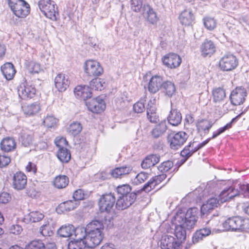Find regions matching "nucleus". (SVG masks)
I'll return each instance as SVG.
<instances>
[{
	"mask_svg": "<svg viewBox=\"0 0 249 249\" xmlns=\"http://www.w3.org/2000/svg\"><path fill=\"white\" fill-rule=\"evenodd\" d=\"M199 210L197 208H189L186 213L178 211L174 220L176 225L174 235L180 244L186 238V230L194 229L197 221Z\"/></svg>",
	"mask_w": 249,
	"mask_h": 249,
	"instance_id": "1",
	"label": "nucleus"
},
{
	"mask_svg": "<svg viewBox=\"0 0 249 249\" xmlns=\"http://www.w3.org/2000/svg\"><path fill=\"white\" fill-rule=\"evenodd\" d=\"M87 229L90 230L84 243L88 247L93 248L99 245L103 239L104 226L102 222L95 220L88 224Z\"/></svg>",
	"mask_w": 249,
	"mask_h": 249,
	"instance_id": "2",
	"label": "nucleus"
},
{
	"mask_svg": "<svg viewBox=\"0 0 249 249\" xmlns=\"http://www.w3.org/2000/svg\"><path fill=\"white\" fill-rule=\"evenodd\" d=\"M131 10L136 13L141 11L143 18L152 24H156L159 20L156 12L148 4H143V0H131Z\"/></svg>",
	"mask_w": 249,
	"mask_h": 249,
	"instance_id": "3",
	"label": "nucleus"
},
{
	"mask_svg": "<svg viewBox=\"0 0 249 249\" xmlns=\"http://www.w3.org/2000/svg\"><path fill=\"white\" fill-rule=\"evenodd\" d=\"M238 196L249 198V185L248 184H235L224 189L219 195L221 202H225Z\"/></svg>",
	"mask_w": 249,
	"mask_h": 249,
	"instance_id": "4",
	"label": "nucleus"
},
{
	"mask_svg": "<svg viewBox=\"0 0 249 249\" xmlns=\"http://www.w3.org/2000/svg\"><path fill=\"white\" fill-rule=\"evenodd\" d=\"M9 6L17 17L23 18L30 12V5L24 0H8Z\"/></svg>",
	"mask_w": 249,
	"mask_h": 249,
	"instance_id": "5",
	"label": "nucleus"
},
{
	"mask_svg": "<svg viewBox=\"0 0 249 249\" xmlns=\"http://www.w3.org/2000/svg\"><path fill=\"white\" fill-rule=\"evenodd\" d=\"M38 5L41 12L48 18L56 20L57 13L55 10V3L51 0H40Z\"/></svg>",
	"mask_w": 249,
	"mask_h": 249,
	"instance_id": "6",
	"label": "nucleus"
},
{
	"mask_svg": "<svg viewBox=\"0 0 249 249\" xmlns=\"http://www.w3.org/2000/svg\"><path fill=\"white\" fill-rule=\"evenodd\" d=\"M189 135L184 131L171 133L168 135L167 140L172 149H178L185 142Z\"/></svg>",
	"mask_w": 249,
	"mask_h": 249,
	"instance_id": "7",
	"label": "nucleus"
},
{
	"mask_svg": "<svg viewBox=\"0 0 249 249\" xmlns=\"http://www.w3.org/2000/svg\"><path fill=\"white\" fill-rule=\"evenodd\" d=\"M75 239L71 240L68 243V248L69 249H77V248L80 246H84L85 244L84 240L88 235L87 230L84 227H77L74 228Z\"/></svg>",
	"mask_w": 249,
	"mask_h": 249,
	"instance_id": "8",
	"label": "nucleus"
},
{
	"mask_svg": "<svg viewBox=\"0 0 249 249\" xmlns=\"http://www.w3.org/2000/svg\"><path fill=\"white\" fill-rule=\"evenodd\" d=\"M248 220L239 216L229 218L223 223V226L226 230L241 231L245 229Z\"/></svg>",
	"mask_w": 249,
	"mask_h": 249,
	"instance_id": "9",
	"label": "nucleus"
},
{
	"mask_svg": "<svg viewBox=\"0 0 249 249\" xmlns=\"http://www.w3.org/2000/svg\"><path fill=\"white\" fill-rule=\"evenodd\" d=\"M115 201V197L113 194L109 193L103 195L98 201L100 212L110 213L113 209Z\"/></svg>",
	"mask_w": 249,
	"mask_h": 249,
	"instance_id": "10",
	"label": "nucleus"
},
{
	"mask_svg": "<svg viewBox=\"0 0 249 249\" xmlns=\"http://www.w3.org/2000/svg\"><path fill=\"white\" fill-rule=\"evenodd\" d=\"M219 67L224 71H230L234 69L238 65L236 57L231 53L223 55L219 62Z\"/></svg>",
	"mask_w": 249,
	"mask_h": 249,
	"instance_id": "11",
	"label": "nucleus"
},
{
	"mask_svg": "<svg viewBox=\"0 0 249 249\" xmlns=\"http://www.w3.org/2000/svg\"><path fill=\"white\" fill-rule=\"evenodd\" d=\"M84 68L85 73L90 76H99L103 72V69L99 63L93 60L86 61Z\"/></svg>",
	"mask_w": 249,
	"mask_h": 249,
	"instance_id": "12",
	"label": "nucleus"
},
{
	"mask_svg": "<svg viewBox=\"0 0 249 249\" xmlns=\"http://www.w3.org/2000/svg\"><path fill=\"white\" fill-rule=\"evenodd\" d=\"M36 89L34 86L27 82L22 83L18 89L19 97L23 100H28L34 97Z\"/></svg>",
	"mask_w": 249,
	"mask_h": 249,
	"instance_id": "13",
	"label": "nucleus"
},
{
	"mask_svg": "<svg viewBox=\"0 0 249 249\" xmlns=\"http://www.w3.org/2000/svg\"><path fill=\"white\" fill-rule=\"evenodd\" d=\"M139 194L138 192H133L130 194L119 196L116 201V208L119 210H123L127 208L134 202L137 195Z\"/></svg>",
	"mask_w": 249,
	"mask_h": 249,
	"instance_id": "14",
	"label": "nucleus"
},
{
	"mask_svg": "<svg viewBox=\"0 0 249 249\" xmlns=\"http://www.w3.org/2000/svg\"><path fill=\"white\" fill-rule=\"evenodd\" d=\"M180 241L171 235H164L160 240V248L163 249H179Z\"/></svg>",
	"mask_w": 249,
	"mask_h": 249,
	"instance_id": "15",
	"label": "nucleus"
},
{
	"mask_svg": "<svg viewBox=\"0 0 249 249\" xmlns=\"http://www.w3.org/2000/svg\"><path fill=\"white\" fill-rule=\"evenodd\" d=\"M247 95L246 90L242 87L236 88L231 92L230 100L234 106H238L243 104Z\"/></svg>",
	"mask_w": 249,
	"mask_h": 249,
	"instance_id": "16",
	"label": "nucleus"
},
{
	"mask_svg": "<svg viewBox=\"0 0 249 249\" xmlns=\"http://www.w3.org/2000/svg\"><path fill=\"white\" fill-rule=\"evenodd\" d=\"M86 106L89 110L95 113L102 112L106 107L105 101L99 97L87 102Z\"/></svg>",
	"mask_w": 249,
	"mask_h": 249,
	"instance_id": "17",
	"label": "nucleus"
},
{
	"mask_svg": "<svg viewBox=\"0 0 249 249\" xmlns=\"http://www.w3.org/2000/svg\"><path fill=\"white\" fill-rule=\"evenodd\" d=\"M163 64L168 68L175 69L181 64V58L176 53H170L162 58Z\"/></svg>",
	"mask_w": 249,
	"mask_h": 249,
	"instance_id": "18",
	"label": "nucleus"
},
{
	"mask_svg": "<svg viewBox=\"0 0 249 249\" xmlns=\"http://www.w3.org/2000/svg\"><path fill=\"white\" fill-rule=\"evenodd\" d=\"M166 177V175L162 173V174L156 176L150 179L143 187L138 190V193H141L142 192L145 193L149 192L151 190L154 189L155 186L163 180Z\"/></svg>",
	"mask_w": 249,
	"mask_h": 249,
	"instance_id": "19",
	"label": "nucleus"
},
{
	"mask_svg": "<svg viewBox=\"0 0 249 249\" xmlns=\"http://www.w3.org/2000/svg\"><path fill=\"white\" fill-rule=\"evenodd\" d=\"M200 51L203 57H211L216 52V45L213 41L206 39L201 44Z\"/></svg>",
	"mask_w": 249,
	"mask_h": 249,
	"instance_id": "20",
	"label": "nucleus"
},
{
	"mask_svg": "<svg viewBox=\"0 0 249 249\" xmlns=\"http://www.w3.org/2000/svg\"><path fill=\"white\" fill-rule=\"evenodd\" d=\"M54 83L55 88L59 91H64L70 83L69 76L63 73L58 74L54 79Z\"/></svg>",
	"mask_w": 249,
	"mask_h": 249,
	"instance_id": "21",
	"label": "nucleus"
},
{
	"mask_svg": "<svg viewBox=\"0 0 249 249\" xmlns=\"http://www.w3.org/2000/svg\"><path fill=\"white\" fill-rule=\"evenodd\" d=\"M27 184V177L21 172L14 174L13 178V187L17 190H21L25 188Z\"/></svg>",
	"mask_w": 249,
	"mask_h": 249,
	"instance_id": "22",
	"label": "nucleus"
},
{
	"mask_svg": "<svg viewBox=\"0 0 249 249\" xmlns=\"http://www.w3.org/2000/svg\"><path fill=\"white\" fill-rule=\"evenodd\" d=\"M74 94L77 98L86 100L91 96V89L89 86L79 85L77 86L74 90Z\"/></svg>",
	"mask_w": 249,
	"mask_h": 249,
	"instance_id": "23",
	"label": "nucleus"
},
{
	"mask_svg": "<svg viewBox=\"0 0 249 249\" xmlns=\"http://www.w3.org/2000/svg\"><path fill=\"white\" fill-rule=\"evenodd\" d=\"M163 79L161 76L158 75L153 76L148 83V89L149 92L155 93L162 87Z\"/></svg>",
	"mask_w": 249,
	"mask_h": 249,
	"instance_id": "24",
	"label": "nucleus"
},
{
	"mask_svg": "<svg viewBox=\"0 0 249 249\" xmlns=\"http://www.w3.org/2000/svg\"><path fill=\"white\" fill-rule=\"evenodd\" d=\"M195 17L190 10H185L181 12L179 16L181 23L185 26L192 25L194 22Z\"/></svg>",
	"mask_w": 249,
	"mask_h": 249,
	"instance_id": "25",
	"label": "nucleus"
},
{
	"mask_svg": "<svg viewBox=\"0 0 249 249\" xmlns=\"http://www.w3.org/2000/svg\"><path fill=\"white\" fill-rule=\"evenodd\" d=\"M78 205L79 203L74 200L66 201L59 204L56 211L58 213L69 212L76 208Z\"/></svg>",
	"mask_w": 249,
	"mask_h": 249,
	"instance_id": "26",
	"label": "nucleus"
},
{
	"mask_svg": "<svg viewBox=\"0 0 249 249\" xmlns=\"http://www.w3.org/2000/svg\"><path fill=\"white\" fill-rule=\"evenodd\" d=\"M223 203L221 202L219 199V196H218V199L216 198L213 197L208 199L206 202L202 205L201 207V211L203 213L209 212L210 211L217 207L219 205V203Z\"/></svg>",
	"mask_w": 249,
	"mask_h": 249,
	"instance_id": "27",
	"label": "nucleus"
},
{
	"mask_svg": "<svg viewBox=\"0 0 249 249\" xmlns=\"http://www.w3.org/2000/svg\"><path fill=\"white\" fill-rule=\"evenodd\" d=\"M16 147V142L15 140L10 137H7L2 140L0 143V148L5 152H10Z\"/></svg>",
	"mask_w": 249,
	"mask_h": 249,
	"instance_id": "28",
	"label": "nucleus"
},
{
	"mask_svg": "<svg viewBox=\"0 0 249 249\" xmlns=\"http://www.w3.org/2000/svg\"><path fill=\"white\" fill-rule=\"evenodd\" d=\"M160 159V157L157 155H149L143 160L141 166L143 169H147L158 163Z\"/></svg>",
	"mask_w": 249,
	"mask_h": 249,
	"instance_id": "29",
	"label": "nucleus"
},
{
	"mask_svg": "<svg viewBox=\"0 0 249 249\" xmlns=\"http://www.w3.org/2000/svg\"><path fill=\"white\" fill-rule=\"evenodd\" d=\"M1 71L5 78L7 80L12 79L16 72L14 66L11 63H6L2 66Z\"/></svg>",
	"mask_w": 249,
	"mask_h": 249,
	"instance_id": "30",
	"label": "nucleus"
},
{
	"mask_svg": "<svg viewBox=\"0 0 249 249\" xmlns=\"http://www.w3.org/2000/svg\"><path fill=\"white\" fill-rule=\"evenodd\" d=\"M182 120L181 113L176 109H172L168 117V122L173 126H177Z\"/></svg>",
	"mask_w": 249,
	"mask_h": 249,
	"instance_id": "31",
	"label": "nucleus"
},
{
	"mask_svg": "<svg viewBox=\"0 0 249 249\" xmlns=\"http://www.w3.org/2000/svg\"><path fill=\"white\" fill-rule=\"evenodd\" d=\"M22 108L24 113L27 116H33L36 114L40 109V106L37 102L25 105Z\"/></svg>",
	"mask_w": 249,
	"mask_h": 249,
	"instance_id": "32",
	"label": "nucleus"
},
{
	"mask_svg": "<svg viewBox=\"0 0 249 249\" xmlns=\"http://www.w3.org/2000/svg\"><path fill=\"white\" fill-rule=\"evenodd\" d=\"M167 126L166 123L162 122L156 125L151 131V134L153 138H158L161 136L166 131Z\"/></svg>",
	"mask_w": 249,
	"mask_h": 249,
	"instance_id": "33",
	"label": "nucleus"
},
{
	"mask_svg": "<svg viewBox=\"0 0 249 249\" xmlns=\"http://www.w3.org/2000/svg\"><path fill=\"white\" fill-rule=\"evenodd\" d=\"M74 231V227L71 224L62 226L57 231V234L62 237H69L72 235Z\"/></svg>",
	"mask_w": 249,
	"mask_h": 249,
	"instance_id": "34",
	"label": "nucleus"
},
{
	"mask_svg": "<svg viewBox=\"0 0 249 249\" xmlns=\"http://www.w3.org/2000/svg\"><path fill=\"white\" fill-rule=\"evenodd\" d=\"M82 124L78 122H73L68 127L67 132L69 134L75 137L80 134L82 130Z\"/></svg>",
	"mask_w": 249,
	"mask_h": 249,
	"instance_id": "35",
	"label": "nucleus"
},
{
	"mask_svg": "<svg viewBox=\"0 0 249 249\" xmlns=\"http://www.w3.org/2000/svg\"><path fill=\"white\" fill-rule=\"evenodd\" d=\"M226 97L225 90L221 88H216L213 91V99L215 103H221Z\"/></svg>",
	"mask_w": 249,
	"mask_h": 249,
	"instance_id": "36",
	"label": "nucleus"
},
{
	"mask_svg": "<svg viewBox=\"0 0 249 249\" xmlns=\"http://www.w3.org/2000/svg\"><path fill=\"white\" fill-rule=\"evenodd\" d=\"M244 113V112H241L240 114H239L238 115L236 116L235 118H233L230 123L227 124L226 125H225L224 126L220 128H219L216 132H214L213 133V135L212 138H210V140L212 139H214L215 138L217 137L218 136L225 132L226 130L230 128L231 127L232 124L237 121L238 119H239L241 115Z\"/></svg>",
	"mask_w": 249,
	"mask_h": 249,
	"instance_id": "37",
	"label": "nucleus"
},
{
	"mask_svg": "<svg viewBox=\"0 0 249 249\" xmlns=\"http://www.w3.org/2000/svg\"><path fill=\"white\" fill-rule=\"evenodd\" d=\"M69 182V178L65 175H60L55 177L53 181L54 186L58 189L65 188Z\"/></svg>",
	"mask_w": 249,
	"mask_h": 249,
	"instance_id": "38",
	"label": "nucleus"
},
{
	"mask_svg": "<svg viewBox=\"0 0 249 249\" xmlns=\"http://www.w3.org/2000/svg\"><path fill=\"white\" fill-rule=\"evenodd\" d=\"M90 89L96 90H102L106 86L105 81L101 78H94L89 83Z\"/></svg>",
	"mask_w": 249,
	"mask_h": 249,
	"instance_id": "39",
	"label": "nucleus"
},
{
	"mask_svg": "<svg viewBox=\"0 0 249 249\" xmlns=\"http://www.w3.org/2000/svg\"><path fill=\"white\" fill-rule=\"evenodd\" d=\"M131 170V167L128 166L117 167L111 171V175L116 178L121 177L128 174Z\"/></svg>",
	"mask_w": 249,
	"mask_h": 249,
	"instance_id": "40",
	"label": "nucleus"
},
{
	"mask_svg": "<svg viewBox=\"0 0 249 249\" xmlns=\"http://www.w3.org/2000/svg\"><path fill=\"white\" fill-rule=\"evenodd\" d=\"M57 157L61 162H68L71 159V155L66 148H61L58 149Z\"/></svg>",
	"mask_w": 249,
	"mask_h": 249,
	"instance_id": "41",
	"label": "nucleus"
},
{
	"mask_svg": "<svg viewBox=\"0 0 249 249\" xmlns=\"http://www.w3.org/2000/svg\"><path fill=\"white\" fill-rule=\"evenodd\" d=\"M25 66L30 73H38L41 70L39 63L35 61H26Z\"/></svg>",
	"mask_w": 249,
	"mask_h": 249,
	"instance_id": "42",
	"label": "nucleus"
},
{
	"mask_svg": "<svg viewBox=\"0 0 249 249\" xmlns=\"http://www.w3.org/2000/svg\"><path fill=\"white\" fill-rule=\"evenodd\" d=\"M212 122L207 120H202L199 121L197 124V128L198 131H203L206 133L209 132V129L213 126Z\"/></svg>",
	"mask_w": 249,
	"mask_h": 249,
	"instance_id": "43",
	"label": "nucleus"
},
{
	"mask_svg": "<svg viewBox=\"0 0 249 249\" xmlns=\"http://www.w3.org/2000/svg\"><path fill=\"white\" fill-rule=\"evenodd\" d=\"M33 141V133L28 131L23 133L21 137V142L24 146L27 147L32 144Z\"/></svg>",
	"mask_w": 249,
	"mask_h": 249,
	"instance_id": "44",
	"label": "nucleus"
},
{
	"mask_svg": "<svg viewBox=\"0 0 249 249\" xmlns=\"http://www.w3.org/2000/svg\"><path fill=\"white\" fill-rule=\"evenodd\" d=\"M44 216V214L38 211H33L26 215L27 219L32 222H38L41 220Z\"/></svg>",
	"mask_w": 249,
	"mask_h": 249,
	"instance_id": "45",
	"label": "nucleus"
},
{
	"mask_svg": "<svg viewBox=\"0 0 249 249\" xmlns=\"http://www.w3.org/2000/svg\"><path fill=\"white\" fill-rule=\"evenodd\" d=\"M162 86L165 90V94L168 96H172L174 94L176 89L172 82L170 81L163 82Z\"/></svg>",
	"mask_w": 249,
	"mask_h": 249,
	"instance_id": "46",
	"label": "nucleus"
},
{
	"mask_svg": "<svg viewBox=\"0 0 249 249\" xmlns=\"http://www.w3.org/2000/svg\"><path fill=\"white\" fill-rule=\"evenodd\" d=\"M57 122V119L53 116L48 115L43 119V124L48 128H52L56 125Z\"/></svg>",
	"mask_w": 249,
	"mask_h": 249,
	"instance_id": "47",
	"label": "nucleus"
},
{
	"mask_svg": "<svg viewBox=\"0 0 249 249\" xmlns=\"http://www.w3.org/2000/svg\"><path fill=\"white\" fill-rule=\"evenodd\" d=\"M148 175L145 173L141 172L138 174L133 179H132V183L135 185H139L143 183L148 178Z\"/></svg>",
	"mask_w": 249,
	"mask_h": 249,
	"instance_id": "48",
	"label": "nucleus"
},
{
	"mask_svg": "<svg viewBox=\"0 0 249 249\" xmlns=\"http://www.w3.org/2000/svg\"><path fill=\"white\" fill-rule=\"evenodd\" d=\"M210 141V139H207L206 140L200 143H198L196 142L193 141V142H190L186 146L189 149H191L192 148L194 151L196 152L208 143Z\"/></svg>",
	"mask_w": 249,
	"mask_h": 249,
	"instance_id": "49",
	"label": "nucleus"
},
{
	"mask_svg": "<svg viewBox=\"0 0 249 249\" xmlns=\"http://www.w3.org/2000/svg\"><path fill=\"white\" fill-rule=\"evenodd\" d=\"M26 249H45V246L40 240H34L26 246Z\"/></svg>",
	"mask_w": 249,
	"mask_h": 249,
	"instance_id": "50",
	"label": "nucleus"
},
{
	"mask_svg": "<svg viewBox=\"0 0 249 249\" xmlns=\"http://www.w3.org/2000/svg\"><path fill=\"white\" fill-rule=\"evenodd\" d=\"M131 191V188L130 186L127 184L120 185L117 188V191L118 194L121 195V196L130 194Z\"/></svg>",
	"mask_w": 249,
	"mask_h": 249,
	"instance_id": "51",
	"label": "nucleus"
},
{
	"mask_svg": "<svg viewBox=\"0 0 249 249\" xmlns=\"http://www.w3.org/2000/svg\"><path fill=\"white\" fill-rule=\"evenodd\" d=\"M204 24L207 29L213 30L215 28L216 22L213 18H204Z\"/></svg>",
	"mask_w": 249,
	"mask_h": 249,
	"instance_id": "52",
	"label": "nucleus"
},
{
	"mask_svg": "<svg viewBox=\"0 0 249 249\" xmlns=\"http://www.w3.org/2000/svg\"><path fill=\"white\" fill-rule=\"evenodd\" d=\"M173 166V163L170 160L163 162L158 166V170L161 173H164L168 171Z\"/></svg>",
	"mask_w": 249,
	"mask_h": 249,
	"instance_id": "53",
	"label": "nucleus"
},
{
	"mask_svg": "<svg viewBox=\"0 0 249 249\" xmlns=\"http://www.w3.org/2000/svg\"><path fill=\"white\" fill-rule=\"evenodd\" d=\"M156 108L152 107L151 108L147 109V116L148 120L152 123L157 122L158 116L157 115Z\"/></svg>",
	"mask_w": 249,
	"mask_h": 249,
	"instance_id": "54",
	"label": "nucleus"
},
{
	"mask_svg": "<svg viewBox=\"0 0 249 249\" xmlns=\"http://www.w3.org/2000/svg\"><path fill=\"white\" fill-rule=\"evenodd\" d=\"M40 233L43 236H50L52 235L53 231L50 230L48 223L44 224L40 227Z\"/></svg>",
	"mask_w": 249,
	"mask_h": 249,
	"instance_id": "55",
	"label": "nucleus"
},
{
	"mask_svg": "<svg viewBox=\"0 0 249 249\" xmlns=\"http://www.w3.org/2000/svg\"><path fill=\"white\" fill-rule=\"evenodd\" d=\"M85 194L83 190L81 189H78L75 191L73 195V198L74 201H77L78 203L79 200H82L84 198Z\"/></svg>",
	"mask_w": 249,
	"mask_h": 249,
	"instance_id": "56",
	"label": "nucleus"
},
{
	"mask_svg": "<svg viewBox=\"0 0 249 249\" xmlns=\"http://www.w3.org/2000/svg\"><path fill=\"white\" fill-rule=\"evenodd\" d=\"M133 109L137 113L142 112L145 109L144 102L140 101L135 104L133 106Z\"/></svg>",
	"mask_w": 249,
	"mask_h": 249,
	"instance_id": "57",
	"label": "nucleus"
},
{
	"mask_svg": "<svg viewBox=\"0 0 249 249\" xmlns=\"http://www.w3.org/2000/svg\"><path fill=\"white\" fill-rule=\"evenodd\" d=\"M211 229H212V227H209V228L206 227V228L201 229L200 230L197 231L198 232V233H200L201 236H202L204 238V237H205L208 236L209 235H210L211 233V232H212ZM215 231V229H213V228L212 229L213 232H214Z\"/></svg>",
	"mask_w": 249,
	"mask_h": 249,
	"instance_id": "58",
	"label": "nucleus"
},
{
	"mask_svg": "<svg viewBox=\"0 0 249 249\" xmlns=\"http://www.w3.org/2000/svg\"><path fill=\"white\" fill-rule=\"evenodd\" d=\"M196 152L194 151L193 149H189L186 146L184 148V149L181 151L180 155L183 157L187 159L190 157H191L193 153Z\"/></svg>",
	"mask_w": 249,
	"mask_h": 249,
	"instance_id": "59",
	"label": "nucleus"
},
{
	"mask_svg": "<svg viewBox=\"0 0 249 249\" xmlns=\"http://www.w3.org/2000/svg\"><path fill=\"white\" fill-rule=\"evenodd\" d=\"M10 161L11 159L9 157L5 155H0V167H3L7 166Z\"/></svg>",
	"mask_w": 249,
	"mask_h": 249,
	"instance_id": "60",
	"label": "nucleus"
},
{
	"mask_svg": "<svg viewBox=\"0 0 249 249\" xmlns=\"http://www.w3.org/2000/svg\"><path fill=\"white\" fill-rule=\"evenodd\" d=\"M55 143L56 146L59 148H65L64 146L68 144V142L64 138H56L55 140Z\"/></svg>",
	"mask_w": 249,
	"mask_h": 249,
	"instance_id": "61",
	"label": "nucleus"
},
{
	"mask_svg": "<svg viewBox=\"0 0 249 249\" xmlns=\"http://www.w3.org/2000/svg\"><path fill=\"white\" fill-rule=\"evenodd\" d=\"M11 199L10 195L6 192H2L0 194V203H7Z\"/></svg>",
	"mask_w": 249,
	"mask_h": 249,
	"instance_id": "62",
	"label": "nucleus"
},
{
	"mask_svg": "<svg viewBox=\"0 0 249 249\" xmlns=\"http://www.w3.org/2000/svg\"><path fill=\"white\" fill-rule=\"evenodd\" d=\"M11 232L15 234H19L21 233L22 231V227L18 225H13L10 229Z\"/></svg>",
	"mask_w": 249,
	"mask_h": 249,
	"instance_id": "63",
	"label": "nucleus"
},
{
	"mask_svg": "<svg viewBox=\"0 0 249 249\" xmlns=\"http://www.w3.org/2000/svg\"><path fill=\"white\" fill-rule=\"evenodd\" d=\"M203 237L196 231L192 237V242L194 244L198 243L203 239Z\"/></svg>",
	"mask_w": 249,
	"mask_h": 249,
	"instance_id": "64",
	"label": "nucleus"
}]
</instances>
